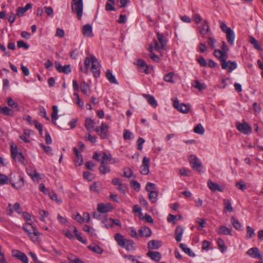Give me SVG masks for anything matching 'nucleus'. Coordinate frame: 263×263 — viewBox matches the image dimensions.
Here are the masks:
<instances>
[{"label": "nucleus", "mask_w": 263, "mask_h": 263, "mask_svg": "<svg viewBox=\"0 0 263 263\" xmlns=\"http://www.w3.org/2000/svg\"><path fill=\"white\" fill-rule=\"evenodd\" d=\"M112 209V205L107 203L106 204H104L103 203H99L98 204L97 210L99 213H107L110 211Z\"/></svg>", "instance_id": "dca6fc26"}, {"label": "nucleus", "mask_w": 263, "mask_h": 263, "mask_svg": "<svg viewBox=\"0 0 263 263\" xmlns=\"http://www.w3.org/2000/svg\"><path fill=\"white\" fill-rule=\"evenodd\" d=\"M214 56L219 60L220 65L222 68H226L227 63L226 60L227 59V54L224 52L219 49H215L214 52Z\"/></svg>", "instance_id": "0eeeda50"}, {"label": "nucleus", "mask_w": 263, "mask_h": 263, "mask_svg": "<svg viewBox=\"0 0 263 263\" xmlns=\"http://www.w3.org/2000/svg\"><path fill=\"white\" fill-rule=\"evenodd\" d=\"M225 33L226 34V37L228 42L231 45H233L235 40V33L234 31L231 29L230 30H228V31Z\"/></svg>", "instance_id": "393cba45"}, {"label": "nucleus", "mask_w": 263, "mask_h": 263, "mask_svg": "<svg viewBox=\"0 0 263 263\" xmlns=\"http://www.w3.org/2000/svg\"><path fill=\"white\" fill-rule=\"evenodd\" d=\"M226 63L227 64L226 68L222 69L228 70V72H232L237 67V64L235 61H231L229 60L228 61H226Z\"/></svg>", "instance_id": "cd10ccee"}, {"label": "nucleus", "mask_w": 263, "mask_h": 263, "mask_svg": "<svg viewBox=\"0 0 263 263\" xmlns=\"http://www.w3.org/2000/svg\"><path fill=\"white\" fill-rule=\"evenodd\" d=\"M33 125H34L35 128L38 129L40 134L41 135H42L43 134V129H42L43 126H42V125L41 123H40L39 122H38V121L36 120H34L33 121Z\"/></svg>", "instance_id": "5fc2aeb1"}, {"label": "nucleus", "mask_w": 263, "mask_h": 263, "mask_svg": "<svg viewBox=\"0 0 263 263\" xmlns=\"http://www.w3.org/2000/svg\"><path fill=\"white\" fill-rule=\"evenodd\" d=\"M7 103L9 106L17 110H19L18 104L15 102L11 97H8L7 98Z\"/></svg>", "instance_id": "4c0bfd02"}, {"label": "nucleus", "mask_w": 263, "mask_h": 263, "mask_svg": "<svg viewBox=\"0 0 263 263\" xmlns=\"http://www.w3.org/2000/svg\"><path fill=\"white\" fill-rule=\"evenodd\" d=\"M216 232L219 235H230L232 236V228H228L224 226H220L216 230Z\"/></svg>", "instance_id": "2eb2a0df"}, {"label": "nucleus", "mask_w": 263, "mask_h": 263, "mask_svg": "<svg viewBox=\"0 0 263 263\" xmlns=\"http://www.w3.org/2000/svg\"><path fill=\"white\" fill-rule=\"evenodd\" d=\"M146 255L156 261H159L161 258V255L159 252L148 251Z\"/></svg>", "instance_id": "5701e85b"}, {"label": "nucleus", "mask_w": 263, "mask_h": 263, "mask_svg": "<svg viewBox=\"0 0 263 263\" xmlns=\"http://www.w3.org/2000/svg\"><path fill=\"white\" fill-rule=\"evenodd\" d=\"M73 152L75 154V158L74 159V162L76 166H80L83 162V158L81 154H80L77 147L73 148Z\"/></svg>", "instance_id": "6ab92c4d"}, {"label": "nucleus", "mask_w": 263, "mask_h": 263, "mask_svg": "<svg viewBox=\"0 0 263 263\" xmlns=\"http://www.w3.org/2000/svg\"><path fill=\"white\" fill-rule=\"evenodd\" d=\"M91 66L90 70L95 77H99L100 75V63L93 55H90Z\"/></svg>", "instance_id": "20e7f679"}, {"label": "nucleus", "mask_w": 263, "mask_h": 263, "mask_svg": "<svg viewBox=\"0 0 263 263\" xmlns=\"http://www.w3.org/2000/svg\"><path fill=\"white\" fill-rule=\"evenodd\" d=\"M20 152H17V149L16 146H15L14 148L11 146V157L14 159L16 160V155L18 154Z\"/></svg>", "instance_id": "bf43d9fd"}, {"label": "nucleus", "mask_w": 263, "mask_h": 263, "mask_svg": "<svg viewBox=\"0 0 263 263\" xmlns=\"http://www.w3.org/2000/svg\"><path fill=\"white\" fill-rule=\"evenodd\" d=\"M9 181L8 177L3 174H0V184L4 185L7 184Z\"/></svg>", "instance_id": "864d4df0"}, {"label": "nucleus", "mask_w": 263, "mask_h": 263, "mask_svg": "<svg viewBox=\"0 0 263 263\" xmlns=\"http://www.w3.org/2000/svg\"><path fill=\"white\" fill-rule=\"evenodd\" d=\"M174 73L172 72H169L164 76V80L166 82H174L173 80Z\"/></svg>", "instance_id": "3c124183"}, {"label": "nucleus", "mask_w": 263, "mask_h": 263, "mask_svg": "<svg viewBox=\"0 0 263 263\" xmlns=\"http://www.w3.org/2000/svg\"><path fill=\"white\" fill-rule=\"evenodd\" d=\"M24 184V179L21 176H18V180L17 182L16 183H11L12 186L16 189H21Z\"/></svg>", "instance_id": "e433bc0d"}, {"label": "nucleus", "mask_w": 263, "mask_h": 263, "mask_svg": "<svg viewBox=\"0 0 263 263\" xmlns=\"http://www.w3.org/2000/svg\"><path fill=\"white\" fill-rule=\"evenodd\" d=\"M124 243V246H122V248H125L126 250L129 251L135 250L134 242L132 240L126 239Z\"/></svg>", "instance_id": "2f4dec72"}, {"label": "nucleus", "mask_w": 263, "mask_h": 263, "mask_svg": "<svg viewBox=\"0 0 263 263\" xmlns=\"http://www.w3.org/2000/svg\"><path fill=\"white\" fill-rule=\"evenodd\" d=\"M217 243L221 252L222 253L226 251L227 247L223 239L220 238H218L217 240Z\"/></svg>", "instance_id": "c03bdc74"}, {"label": "nucleus", "mask_w": 263, "mask_h": 263, "mask_svg": "<svg viewBox=\"0 0 263 263\" xmlns=\"http://www.w3.org/2000/svg\"><path fill=\"white\" fill-rule=\"evenodd\" d=\"M197 61L202 67H205L207 65L206 60L203 57H200L197 59Z\"/></svg>", "instance_id": "774afa93"}, {"label": "nucleus", "mask_w": 263, "mask_h": 263, "mask_svg": "<svg viewBox=\"0 0 263 263\" xmlns=\"http://www.w3.org/2000/svg\"><path fill=\"white\" fill-rule=\"evenodd\" d=\"M135 64L137 65L139 67V70L140 72H144L146 74L149 73L148 66L144 60L138 59L135 62Z\"/></svg>", "instance_id": "9d476101"}, {"label": "nucleus", "mask_w": 263, "mask_h": 263, "mask_svg": "<svg viewBox=\"0 0 263 263\" xmlns=\"http://www.w3.org/2000/svg\"><path fill=\"white\" fill-rule=\"evenodd\" d=\"M108 158H110L109 162L111 164H114L116 162V160L111 157V154L107 155L106 153H103L102 156V160L101 162V165L99 166V170L100 174L105 175L106 173H108L110 172V169L109 166H106L105 161Z\"/></svg>", "instance_id": "f03ea898"}, {"label": "nucleus", "mask_w": 263, "mask_h": 263, "mask_svg": "<svg viewBox=\"0 0 263 263\" xmlns=\"http://www.w3.org/2000/svg\"><path fill=\"white\" fill-rule=\"evenodd\" d=\"M49 196L51 199L55 201L57 203L61 204L62 202L61 198H58L56 193L53 191L49 192L48 193Z\"/></svg>", "instance_id": "58836bf2"}, {"label": "nucleus", "mask_w": 263, "mask_h": 263, "mask_svg": "<svg viewBox=\"0 0 263 263\" xmlns=\"http://www.w3.org/2000/svg\"><path fill=\"white\" fill-rule=\"evenodd\" d=\"M133 175V172L129 168H126L124 169L123 176L125 177L129 178Z\"/></svg>", "instance_id": "69168bd1"}, {"label": "nucleus", "mask_w": 263, "mask_h": 263, "mask_svg": "<svg viewBox=\"0 0 263 263\" xmlns=\"http://www.w3.org/2000/svg\"><path fill=\"white\" fill-rule=\"evenodd\" d=\"M91 62V59L89 57H86L84 60V65H85V71L84 72L86 74L88 73V68L90 65V63Z\"/></svg>", "instance_id": "6e6d98bb"}, {"label": "nucleus", "mask_w": 263, "mask_h": 263, "mask_svg": "<svg viewBox=\"0 0 263 263\" xmlns=\"http://www.w3.org/2000/svg\"><path fill=\"white\" fill-rule=\"evenodd\" d=\"M145 140L143 138L139 137L137 141V149L140 151H142L143 148L142 145L144 143Z\"/></svg>", "instance_id": "4d7b16f0"}, {"label": "nucleus", "mask_w": 263, "mask_h": 263, "mask_svg": "<svg viewBox=\"0 0 263 263\" xmlns=\"http://www.w3.org/2000/svg\"><path fill=\"white\" fill-rule=\"evenodd\" d=\"M52 111L51 113V118H52V122L53 124L56 125L57 123L55 120L58 119V106L56 105H53L52 107Z\"/></svg>", "instance_id": "72a5a7b5"}, {"label": "nucleus", "mask_w": 263, "mask_h": 263, "mask_svg": "<svg viewBox=\"0 0 263 263\" xmlns=\"http://www.w3.org/2000/svg\"><path fill=\"white\" fill-rule=\"evenodd\" d=\"M65 35V32L64 30L60 29L59 28L56 29V32L55 35L56 36L59 37L60 38H62L64 37Z\"/></svg>", "instance_id": "338daca9"}, {"label": "nucleus", "mask_w": 263, "mask_h": 263, "mask_svg": "<svg viewBox=\"0 0 263 263\" xmlns=\"http://www.w3.org/2000/svg\"><path fill=\"white\" fill-rule=\"evenodd\" d=\"M82 33L84 36L86 37H91L93 35L92 33V28L90 24L84 25L82 28Z\"/></svg>", "instance_id": "a211bd4d"}, {"label": "nucleus", "mask_w": 263, "mask_h": 263, "mask_svg": "<svg viewBox=\"0 0 263 263\" xmlns=\"http://www.w3.org/2000/svg\"><path fill=\"white\" fill-rule=\"evenodd\" d=\"M17 45L18 48H24L25 49H27L29 48V46L22 40L17 41Z\"/></svg>", "instance_id": "0e129e2a"}, {"label": "nucleus", "mask_w": 263, "mask_h": 263, "mask_svg": "<svg viewBox=\"0 0 263 263\" xmlns=\"http://www.w3.org/2000/svg\"><path fill=\"white\" fill-rule=\"evenodd\" d=\"M236 127L238 131L245 135H249L252 131L251 127L245 121H243L242 123H236Z\"/></svg>", "instance_id": "6e6552de"}, {"label": "nucleus", "mask_w": 263, "mask_h": 263, "mask_svg": "<svg viewBox=\"0 0 263 263\" xmlns=\"http://www.w3.org/2000/svg\"><path fill=\"white\" fill-rule=\"evenodd\" d=\"M133 134L127 129H124L123 132V138L125 140L131 139Z\"/></svg>", "instance_id": "052dcab7"}, {"label": "nucleus", "mask_w": 263, "mask_h": 263, "mask_svg": "<svg viewBox=\"0 0 263 263\" xmlns=\"http://www.w3.org/2000/svg\"><path fill=\"white\" fill-rule=\"evenodd\" d=\"M143 96L144 98H145L148 102L154 107H156L157 106V103L155 98L151 95L147 94H143Z\"/></svg>", "instance_id": "bb28decb"}, {"label": "nucleus", "mask_w": 263, "mask_h": 263, "mask_svg": "<svg viewBox=\"0 0 263 263\" xmlns=\"http://www.w3.org/2000/svg\"><path fill=\"white\" fill-rule=\"evenodd\" d=\"M26 172L28 175H29L33 180L35 179H37L40 176V174L37 173L35 170L32 169L31 167L27 168Z\"/></svg>", "instance_id": "f704fd0d"}, {"label": "nucleus", "mask_w": 263, "mask_h": 263, "mask_svg": "<svg viewBox=\"0 0 263 263\" xmlns=\"http://www.w3.org/2000/svg\"><path fill=\"white\" fill-rule=\"evenodd\" d=\"M115 240L116 241L118 245L122 247L125 245L124 242L126 239H125L123 235L120 233H116L114 235Z\"/></svg>", "instance_id": "b1692460"}, {"label": "nucleus", "mask_w": 263, "mask_h": 263, "mask_svg": "<svg viewBox=\"0 0 263 263\" xmlns=\"http://www.w3.org/2000/svg\"><path fill=\"white\" fill-rule=\"evenodd\" d=\"M0 113L4 114L5 115L12 116H13V111L6 106L2 107L0 106Z\"/></svg>", "instance_id": "79ce46f5"}, {"label": "nucleus", "mask_w": 263, "mask_h": 263, "mask_svg": "<svg viewBox=\"0 0 263 263\" xmlns=\"http://www.w3.org/2000/svg\"><path fill=\"white\" fill-rule=\"evenodd\" d=\"M183 231V228L180 226H178L176 228L175 231V238L177 242L181 241Z\"/></svg>", "instance_id": "4be33fe9"}, {"label": "nucleus", "mask_w": 263, "mask_h": 263, "mask_svg": "<svg viewBox=\"0 0 263 263\" xmlns=\"http://www.w3.org/2000/svg\"><path fill=\"white\" fill-rule=\"evenodd\" d=\"M94 121L90 118H86L85 121V127L87 130L90 131L94 127Z\"/></svg>", "instance_id": "473e14b6"}, {"label": "nucleus", "mask_w": 263, "mask_h": 263, "mask_svg": "<svg viewBox=\"0 0 263 263\" xmlns=\"http://www.w3.org/2000/svg\"><path fill=\"white\" fill-rule=\"evenodd\" d=\"M22 216L27 221V223L23 227V230L27 233L33 242H38L40 233L35 227L29 222V221L31 219V215L27 212H22Z\"/></svg>", "instance_id": "f257e3e1"}, {"label": "nucleus", "mask_w": 263, "mask_h": 263, "mask_svg": "<svg viewBox=\"0 0 263 263\" xmlns=\"http://www.w3.org/2000/svg\"><path fill=\"white\" fill-rule=\"evenodd\" d=\"M12 255L13 257L20 260L23 263H28V257L24 253L17 250H13Z\"/></svg>", "instance_id": "9b49d317"}, {"label": "nucleus", "mask_w": 263, "mask_h": 263, "mask_svg": "<svg viewBox=\"0 0 263 263\" xmlns=\"http://www.w3.org/2000/svg\"><path fill=\"white\" fill-rule=\"evenodd\" d=\"M71 9L76 13L79 20H81L83 14V4L82 0H72Z\"/></svg>", "instance_id": "7ed1b4c3"}, {"label": "nucleus", "mask_w": 263, "mask_h": 263, "mask_svg": "<svg viewBox=\"0 0 263 263\" xmlns=\"http://www.w3.org/2000/svg\"><path fill=\"white\" fill-rule=\"evenodd\" d=\"M88 248L92 251L97 253L99 254H101L103 252L102 249L98 245H95L89 246L88 247Z\"/></svg>", "instance_id": "de8ad7c7"}, {"label": "nucleus", "mask_w": 263, "mask_h": 263, "mask_svg": "<svg viewBox=\"0 0 263 263\" xmlns=\"http://www.w3.org/2000/svg\"><path fill=\"white\" fill-rule=\"evenodd\" d=\"M249 41L253 45L254 48L256 49L259 51L262 50L260 45L259 44L257 41L254 37L250 36Z\"/></svg>", "instance_id": "c9c22d12"}, {"label": "nucleus", "mask_w": 263, "mask_h": 263, "mask_svg": "<svg viewBox=\"0 0 263 263\" xmlns=\"http://www.w3.org/2000/svg\"><path fill=\"white\" fill-rule=\"evenodd\" d=\"M173 106L178 111L183 113H187L188 112L190 108L189 104L184 103L180 104L177 99H173Z\"/></svg>", "instance_id": "1a4fd4ad"}, {"label": "nucleus", "mask_w": 263, "mask_h": 263, "mask_svg": "<svg viewBox=\"0 0 263 263\" xmlns=\"http://www.w3.org/2000/svg\"><path fill=\"white\" fill-rule=\"evenodd\" d=\"M159 247L158 241L155 240H150L147 243V248L149 249H158Z\"/></svg>", "instance_id": "ea45409f"}, {"label": "nucleus", "mask_w": 263, "mask_h": 263, "mask_svg": "<svg viewBox=\"0 0 263 263\" xmlns=\"http://www.w3.org/2000/svg\"><path fill=\"white\" fill-rule=\"evenodd\" d=\"M216 40L213 37H209L207 42L209 46L211 47V48L213 49L215 48V43H216Z\"/></svg>", "instance_id": "680f3d73"}, {"label": "nucleus", "mask_w": 263, "mask_h": 263, "mask_svg": "<svg viewBox=\"0 0 263 263\" xmlns=\"http://www.w3.org/2000/svg\"><path fill=\"white\" fill-rule=\"evenodd\" d=\"M106 221L107 222H111L112 226H114V224H115L120 227H121V226H122L120 221L117 219H112V218H109L108 219H106Z\"/></svg>", "instance_id": "13d9d810"}, {"label": "nucleus", "mask_w": 263, "mask_h": 263, "mask_svg": "<svg viewBox=\"0 0 263 263\" xmlns=\"http://www.w3.org/2000/svg\"><path fill=\"white\" fill-rule=\"evenodd\" d=\"M180 248L182 249V250L186 254L189 255L191 257H195V254L193 252L191 249L188 248L186 245L181 243L179 245Z\"/></svg>", "instance_id": "c756f323"}, {"label": "nucleus", "mask_w": 263, "mask_h": 263, "mask_svg": "<svg viewBox=\"0 0 263 263\" xmlns=\"http://www.w3.org/2000/svg\"><path fill=\"white\" fill-rule=\"evenodd\" d=\"M131 187L136 191H139L140 189V183L136 180H132L130 182Z\"/></svg>", "instance_id": "8fccbe9b"}, {"label": "nucleus", "mask_w": 263, "mask_h": 263, "mask_svg": "<svg viewBox=\"0 0 263 263\" xmlns=\"http://www.w3.org/2000/svg\"><path fill=\"white\" fill-rule=\"evenodd\" d=\"M231 222L234 228L237 230H240L241 228V224L238 220L233 216L231 217Z\"/></svg>", "instance_id": "37998d69"}, {"label": "nucleus", "mask_w": 263, "mask_h": 263, "mask_svg": "<svg viewBox=\"0 0 263 263\" xmlns=\"http://www.w3.org/2000/svg\"><path fill=\"white\" fill-rule=\"evenodd\" d=\"M149 162V159L146 157H144L142 160V164L140 167V173L142 175H147L149 173L148 163Z\"/></svg>", "instance_id": "ddd939ff"}, {"label": "nucleus", "mask_w": 263, "mask_h": 263, "mask_svg": "<svg viewBox=\"0 0 263 263\" xmlns=\"http://www.w3.org/2000/svg\"><path fill=\"white\" fill-rule=\"evenodd\" d=\"M39 114L40 116L45 118L48 121L49 120V118L47 116L46 111L43 106H40L39 107Z\"/></svg>", "instance_id": "09e8293b"}, {"label": "nucleus", "mask_w": 263, "mask_h": 263, "mask_svg": "<svg viewBox=\"0 0 263 263\" xmlns=\"http://www.w3.org/2000/svg\"><path fill=\"white\" fill-rule=\"evenodd\" d=\"M190 165L192 168L198 172H201L202 168V165L200 160L194 155L189 156Z\"/></svg>", "instance_id": "39448f33"}, {"label": "nucleus", "mask_w": 263, "mask_h": 263, "mask_svg": "<svg viewBox=\"0 0 263 263\" xmlns=\"http://www.w3.org/2000/svg\"><path fill=\"white\" fill-rule=\"evenodd\" d=\"M223 211H229L230 212H233L234 209L232 206V204L230 201V200L228 199H223Z\"/></svg>", "instance_id": "c85d7f7f"}, {"label": "nucleus", "mask_w": 263, "mask_h": 263, "mask_svg": "<svg viewBox=\"0 0 263 263\" xmlns=\"http://www.w3.org/2000/svg\"><path fill=\"white\" fill-rule=\"evenodd\" d=\"M255 235V231L250 226L247 227V239H251Z\"/></svg>", "instance_id": "a18cd8bd"}, {"label": "nucleus", "mask_w": 263, "mask_h": 263, "mask_svg": "<svg viewBox=\"0 0 263 263\" xmlns=\"http://www.w3.org/2000/svg\"><path fill=\"white\" fill-rule=\"evenodd\" d=\"M80 88L82 92L87 96H89L90 95V88L87 83L85 81L81 82L80 85Z\"/></svg>", "instance_id": "a878e982"}, {"label": "nucleus", "mask_w": 263, "mask_h": 263, "mask_svg": "<svg viewBox=\"0 0 263 263\" xmlns=\"http://www.w3.org/2000/svg\"><path fill=\"white\" fill-rule=\"evenodd\" d=\"M105 75L106 78L110 83L115 84H118L117 80L110 70H107L106 72Z\"/></svg>", "instance_id": "7c9ffc66"}, {"label": "nucleus", "mask_w": 263, "mask_h": 263, "mask_svg": "<svg viewBox=\"0 0 263 263\" xmlns=\"http://www.w3.org/2000/svg\"><path fill=\"white\" fill-rule=\"evenodd\" d=\"M108 125L105 123H102L100 127H97L94 130L98 133L100 137L103 139H107L108 137Z\"/></svg>", "instance_id": "423d86ee"}, {"label": "nucleus", "mask_w": 263, "mask_h": 263, "mask_svg": "<svg viewBox=\"0 0 263 263\" xmlns=\"http://www.w3.org/2000/svg\"><path fill=\"white\" fill-rule=\"evenodd\" d=\"M139 234L141 237H150L152 234V231L148 227H141L139 230Z\"/></svg>", "instance_id": "aec40b11"}, {"label": "nucleus", "mask_w": 263, "mask_h": 263, "mask_svg": "<svg viewBox=\"0 0 263 263\" xmlns=\"http://www.w3.org/2000/svg\"><path fill=\"white\" fill-rule=\"evenodd\" d=\"M157 36L158 40L161 44V49H163L166 44V41L163 35L159 32L157 33Z\"/></svg>", "instance_id": "a19ab883"}, {"label": "nucleus", "mask_w": 263, "mask_h": 263, "mask_svg": "<svg viewBox=\"0 0 263 263\" xmlns=\"http://www.w3.org/2000/svg\"><path fill=\"white\" fill-rule=\"evenodd\" d=\"M55 66L57 70L60 72H63L65 74H68L71 72V68L69 65L62 66L60 62L56 61Z\"/></svg>", "instance_id": "4468645a"}, {"label": "nucleus", "mask_w": 263, "mask_h": 263, "mask_svg": "<svg viewBox=\"0 0 263 263\" xmlns=\"http://www.w3.org/2000/svg\"><path fill=\"white\" fill-rule=\"evenodd\" d=\"M247 254L255 258H258L260 260H263V256L260 254V251L257 248H252L248 250Z\"/></svg>", "instance_id": "f8f14e48"}, {"label": "nucleus", "mask_w": 263, "mask_h": 263, "mask_svg": "<svg viewBox=\"0 0 263 263\" xmlns=\"http://www.w3.org/2000/svg\"><path fill=\"white\" fill-rule=\"evenodd\" d=\"M198 28L200 34L203 36L206 34L210 29L208 22L206 20L203 21L201 23V26L198 27Z\"/></svg>", "instance_id": "f3484780"}, {"label": "nucleus", "mask_w": 263, "mask_h": 263, "mask_svg": "<svg viewBox=\"0 0 263 263\" xmlns=\"http://www.w3.org/2000/svg\"><path fill=\"white\" fill-rule=\"evenodd\" d=\"M204 131V129L201 124H197L194 128V132L196 134L203 135Z\"/></svg>", "instance_id": "49530a36"}, {"label": "nucleus", "mask_w": 263, "mask_h": 263, "mask_svg": "<svg viewBox=\"0 0 263 263\" xmlns=\"http://www.w3.org/2000/svg\"><path fill=\"white\" fill-rule=\"evenodd\" d=\"M219 26L221 30L224 33L227 32L228 30H230L231 28L228 27L227 25L222 21H219Z\"/></svg>", "instance_id": "603ef678"}, {"label": "nucleus", "mask_w": 263, "mask_h": 263, "mask_svg": "<svg viewBox=\"0 0 263 263\" xmlns=\"http://www.w3.org/2000/svg\"><path fill=\"white\" fill-rule=\"evenodd\" d=\"M39 214L40 215V219L42 221H44V218L48 216V213L47 211L43 210H40Z\"/></svg>", "instance_id": "e2e57ef3"}, {"label": "nucleus", "mask_w": 263, "mask_h": 263, "mask_svg": "<svg viewBox=\"0 0 263 263\" xmlns=\"http://www.w3.org/2000/svg\"><path fill=\"white\" fill-rule=\"evenodd\" d=\"M208 186L213 192H223V189L221 188L217 183L213 182L212 180H209L207 182Z\"/></svg>", "instance_id": "412c9836"}]
</instances>
